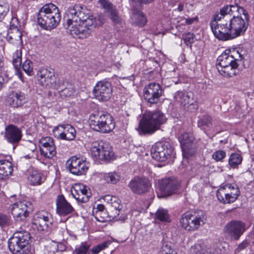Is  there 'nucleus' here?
<instances>
[{
  "mask_svg": "<svg viewBox=\"0 0 254 254\" xmlns=\"http://www.w3.org/2000/svg\"><path fill=\"white\" fill-rule=\"evenodd\" d=\"M64 18L70 34L80 39L89 36L97 25L96 18L89 10L78 4L67 9Z\"/></svg>",
  "mask_w": 254,
  "mask_h": 254,
  "instance_id": "1",
  "label": "nucleus"
},
{
  "mask_svg": "<svg viewBox=\"0 0 254 254\" xmlns=\"http://www.w3.org/2000/svg\"><path fill=\"white\" fill-rule=\"evenodd\" d=\"M229 6L231 13L228 14L226 20L229 22L233 39L245 34L249 24L250 17L243 7L237 5Z\"/></svg>",
  "mask_w": 254,
  "mask_h": 254,
  "instance_id": "2",
  "label": "nucleus"
},
{
  "mask_svg": "<svg viewBox=\"0 0 254 254\" xmlns=\"http://www.w3.org/2000/svg\"><path fill=\"white\" fill-rule=\"evenodd\" d=\"M231 7L226 5L219 12H216L210 22V27L215 37L218 39L226 41L231 40V32L229 23L227 20L228 14L231 13Z\"/></svg>",
  "mask_w": 254,
  "mask_h": 254,
  "instance_id": "3",
  "label": "nucleus"
},
{
  "mask_svg": "<svg viewBox=\"0 0 254 254\" xmlns=\"http://www.w3.org/2000/svg\"><path fill=\"white\" fill-rule=\"evenodd\" d=\"M241 59V55L235 51L231 52L227 49L220 55L217 60V68L220 74L226 77L236 75L238 62Z\"/></svg>",
  "mask_w": 254,
  "mask_h": 254,
  "instance_id": "4",
  "label": "nucleus"
},
{
  "mask_svg": "<svg viewBox=\"0 0 254 254\" xmlns=\"http://www.w3.org/2000/svg\"><path fill=\"white\" fill-rule=\"evenodd\" d=\"M61 20L58 7L53 3H47L42 7L37 14L39 25L44 29L50 30L55 28Z\"/></svg>",
  "mask_w": 254,
  "mask_h": 254,
  "instance_id": "5",
  "label": "nucleus"
},
{
  "mask_svg": "<svg viewBox=\"0 0 254 254\" xmlns=\"http://www.w3.org/2000/svg\"><path fill=\"white\" fill-rule=\"evenodd\" d=\"M166 121L164 114L160 111H147L143 114L140 121L138 132L141 135L152 134Z\"/></svg>",
  "mask_w": 254,
  "mask_h": 254,
  "instance_id": "6",
  "label": "nucleus"
},
{
  "mask_svg": "<svg viewBox=\"0 0 254 254\" xmlns=\"http://www.w3.org/2000/svg\"><path fill=\"white\" fill-rule=\"evenodd\" d=\"M206 217L201 210L191 211L184 213L180 219L181 226L187 231H194L205 223Z\"/></svg>",
  "mask_w": 254,
  "mask_h": 254,
  "instance_id": "7",
  "label": "nucleus"
},
{
  "mask_svg": "<svg viewBox=\"0 0 254 254\" xmlns=\"http://www.w3.org/2000/svg\"><path fill=\"white\" fill-rule=\"evenodd\" d=\"M90 127L101 133L111 132L115 127L113 117L109 114L97 113L91 115L89 118Z\"/></svg>",
  "mask_w": 254,
  "mask_h": 254,
  "instance_id": "8",
  "label": "nucleus"
},
{
  "mask_svg": "<svg viewBox=\"0 0 254 254\" xmlns=\"http://www.w3.org/2000/svg\"><path fill=\"white\" fill-rule=\"evenodd\" d=\"M90 154L92 158L97 161H108L114 157L112 146L108 143L102 141L92 143Z\"/></svg>",
  "mask_w": 254,
  "mask_h": 254,
  "instance_id": "9",
  "label": "nucleus"
},
{
  "mask_svg": "<svg viewBox=\"0 0 254 254\" xmlns=\"http://www.w3.org/2000/svg\"><path fill=\"white\" fill-rule=\"evenodd\" d=\"M240 194L239 189L234 184L221 185L217 191L218 200L224 204L231 203L235 201Z\"/></svg>",
  "mask_w": 254,
  "mask_h": 254,
  "instance_id": "10",
  "label": "nucleus"
},
{
  "mask_svg": "<svg viewBox=\"0 0 254 254\" xmlns=\"http://www.w3.org/2000/svg\"><path fill=\"white\" fill-rule=\"evenodd\" d=\"M173 148L168 142H158L152 147L151 154L156 161L165 162L173 155Z\"/></svg>",
  "mask_w": 254,
  "mask_h": 254,
  "instance_id": "11",
  "label": "nucleus"
},
{
  "mask_svg": "<svg viewBox=\"0 0 254 254\" xmlns=\"http://www.w3.org/2000/svg\"><path fill=\"white\" fill-rule=\"evenodd\" d=\"M179 139L184 157L189 158L195 155L197 147L194 143V137L191 133H183Z\"/></svg>",
  "mask_w": 254,
  "mask_h": 254,
  "instance_id": "12",
  "label": "nucleus"
},
{
  "mask_svg": "<svg viewBox=\"0 0 254 254\" xmlns=\"http://www.w3.org/2000/svg\"><path fill=\"white\" fill-rule=\"evenodd\" d=\"M38 83L47 88H58L57 79L53 69L47 68L40 70L37 74Z\"/></svg>",
  "mask_w": 254,
  "mask_h": 254,
  "instance_id": "13",
  "label": "nucleus"
},
{
  "mask_svg": "<svg viewBox=\"0 0 254 254\" xmlns=\"http://www.w3.org/2000/svg\"><path fill=\"white\" fill-rule=\"evenodd\" d=\"M32 209V204L28 201L23 200L15 202L12 206L11 211L17 221H21L28 216Z\"/></svg>",
  "mask_w": 254,
  "mask_h": 254,
  "instance_id": "14",
  "label": "nucleus"
},
{
  "mask_svg": "<svg viewBox=\"0 0 254 254\" xmlns=\"http://www.w3.org/2000/svg\"><path fill=\"white\" fill-rule=\"evenodd\" d=\"M52 215L47 211L42 210L36 213L33 217V225L38 231H42L51 228L52 225Z\"/></svg>",
  "mask_w": 254,
  "mask_h": 254,
  "instance_id": "15",
  "label": "nucleus"
},
{
  "mask_svg": "<svg viewBox=\"0 0 254 254\" xmlns=\"http://www.w3.org/2000/svg\"><path fill=\"white\" fill-rule=\"evenodd\" d=\"M223 230L232 240L237 241L246 230L245 224L241 221H231L225 225Z\"/></svg>",
  "mask_w": 254,
  "mask_h": 254,
  "instance_id": "16",
  "label": "nucleus"
},
{
  "mask_svg": "<svg viewBox=\"0 0 254 254\" xmlns=\"http://www.w3.org/2000/svg\"><path fill=\"white\" fill-rule=\"evenodd\" d=\"M177 103L179 104L184 110L192 112L197 108V104L193 102L192 94L190 92L178 91L174 96Z\"/></svg>",
  "mask_w": 254,
  "mask_h": 254,
  "instance_id": "17",
  "label": "nucleus"
},
{
  "mask_svg": "<svg viewBox=\"0 0 254 254\" xmlns=\"http://www.w3.org/2000/svg\"><path fill=\"white\" fill-rule=\"evenodd\" d=\"M22 137L20 128L14 125H8L5 127L4 138L12 145L14 149L18 144Z\"/></svg>",
  "mask_w": 254,
  "mask_h": 254,
  "instance_id": "18",
  "label": "nucleus"
},
{
  "mask_svg": "<svg viewBox=\"0 0 254 254\" xmlns=\"http://www.w3.org/2000/svg\"><path fill=\"white\" fill-rule=\"evenodd\" d=\"M162 92L163 90L159 84L151 83L144 88V97L148 102L155 104L158 102Z\"/></svg>",
  "mask_w": 254,
  "mask_h": 254,
  "instance_id": "19",
  "label": "nucleus"
},
{
  "mask_svg": "<svg viewBox=\"0 0 254 254\" xmlns=\"http://www.w3.org/2000/svg\"><path fill=\"white\" fill-rule=\"evenodd\" d=\"M95 98L100 101H106L112 94L111 84L106 80L98 81L93 89Z\"/></svg>",
  "mask_w": 254,
  "mask_h": 254,
  "instance_id": "20",
  "label": "nucleus"
},
{
  "mask_svg": "<svg viewBox=\"0 0 254 254\" xmlns=\"http://www.w3.org/2000/svg\"><path fill=\"white\" fill-rule=\"evenodd\" d=\"M40 154L46 158L51 159L56 154V149L54 139L49 136L42 138L39 140Z\"/></svg>",
  "mask_w": 254,
  "mask_h": 254,
  "instance_id": "21",
  "label": "nucleus"
},
{
  "mask_svg": "<svg viewBox=\"0 0 254 254\" xmlns=\"http://www.w3.org/2000/svg\"><path fill=\"white\" fill-rule=\"evenodd\" d=\"M55 137L66 140H72L76 135L75 129L70 125H62L55 127L53 130Z\"/></svg>",
  "mask_w": 254,
  "mask_h": 254,
  "instance_id": "22",
  "label": "nucleus"
},
{
  "mask_svg": "<svg viewBox=\"0 0 254 254\" xmlns=\"http://www.w3.org/2000/svg\"><path fill=\"white\" fill-rule=\"evenodd\" d=\"M70 191L73 197L78 202L82 203L87 202L91 195L89 188L80 183L74 184Z\"/></svg>",
  "mask_w": 254,
  "mask_h": 254,
  "instance_id": "23",
  "label": "nucleus"
},
{
  "mask_svg": "<svg viewBox=\"0 0 254 254\" xmlns=\"http://www.w3.org/2000/svg\"><path fill=\"white\" fill-rule=\"evenodd\" d=\"M158 185L161 191L166 195H170L177 192L180 183L175 178L171 177L160 180Z\"/></svg>",
  "mask_w": 254,
  "mask_h": 254,
  "instance_id": "24",
  "label": "nucleus"
},
{
  "mask_svg": "<svg viewBox=\"0 0 254 254\" xmlns=\"http://www.w3.org/2000/svg\"><path fill=\"white\" fill-rule=\"evenodd\" d=\"M69 171L73 174L81 175L85 174L89 168L88 163L85 160L72 157L68 161Z\"/></svg>",
  "mask_w": 254,
  "mask_h": 254,
  "instance_id": "25",
  "label": "nucleus"
},
{
  "mask_svg": "<svg viewBox=\"0 0 254 254\" xmlns=\"http://www.w3.org/2000/svg\"><path fill=\"white\" fill-rule=\"evenodd\" d=\"M128 186L133 192L140 194L148 191L151 184L146 178H135L130 182Z\"/></svg>",
  "mask_w": 254,
  "mask_h": 254,
  "instance_id": "26",
  "label": "nucleus"
},
{
  "mask_svg": "<svg viewBox=\"0 0 254 254\" xmlns=\"http://www.w3.org/2000/svg\"><path fill=\"white\" fill-rule=\"evenodd\" d=\"M98 3L100 6L108 13L109 17L114 23L118 24L121 23L122 18L119 15L116 6L112 2L108 0H98Z\"/></svg>",
  "mask_w": 254,
  "mask_h": 254,
  "instance_id": "27",
  "label": "nucleus"
},
{
  "mask_svg": "<svg viewBox=\"0 0 254 254\" xmlns=\"http://www.w3.org/2000/svg\"><path fill=\"white\" fill-rule=\"evenodd\" d=\"M57 213L61 216H65L72 213L73 207L63 195H58L56 199Z\"/></svg>",
  "mask_w": 254,
  "mask_h": 254,
  "instance_id": "28",
  "label": "nucleus"
},
{
  "mask_svg": "<svg viewBox=\"0 0 254 254\" xmlns=\"http://www.w3.org/2000/svg\"><path fill=\"white\" fill-rule=\"evenodd\" d=\"M9 251L13 254H28L29 250L24 244L12 236L8 241Z\"/></svg>",
  "mask_w": 254,
  "mask_h": 254,
  "instance_id": "29",
  "label": "nucleus"
},
{
  "mask_svg": "<svg viewBox=\"0 0 254 254\" xmlns=\"http://www.w3.org/2000/svg\"><path fill=\"white\" fill-rule=\"evenodd\" d=\"M22 36V33L17 26L10 25V29L8 30L6 37L7 41L9 43H13L11 40L12 39H14L15 46L17 48L20 47L23 43Z\"/></svg>",
  "mask_w": 254,
  "mask_h": 254,
  "instance_id": "30",
  "label": "nucleus"
},
{
  "mask_svg": "<svg viewBox=\"0 0 254 254\" xmlns=\"http://www.w3.org/2000/svg\"><path fill=\"white\" fill-rule=\"evenodd\" d=\"M12 163L7 160H0V181L4 180L10 176L13 172Z\"/></svg>",
  "mask_w": 254,
  "mask_h": 254,
  "instance_id": "31",
  "label": "nucleus"
},
{
  "mask_svg": "<svg viewBox=\"0 0 254 254\" xmlns=\"http://www.w3.org/2000/svg\"><path fill=\"white\" fill-rule=\"evenodd\" d=\"M106 200L110 204V210L113 213V217H117L120 214V211L122 209L120 204L121 200L116 196L107 195L105 196Z\"/></svg>",
  "mask_w": 254,
  "mask_h": 254,
  "instance_id": "32",
  "label": "nucleus"
},
{
  "mask_svg": "<svg viewBox=\"0 0 254 254\" xmlns=\"http://www.w3.org/2000/svg\"><path fill=\"white\" fill-rule=\"evenodd\" d=\"M25 102V95L21 92L12 93L8 99V104L14 108L21 106Z\"/></svg>",
  "mask_w": 254,
  "mask_h": 254,
  "instance_id": "33",
  "label": "nucleus"
},
{
  "mask_svg": "<svg viewBox=\"0 0 254 254\" xmlns=\"http://www.w3.org/2000/svg\"><path fill=\"white\" fill-rule=\"evenodd\" d=\"M22 52L21 50H17L13 54V60H12V64L17 71V74L19 78V79L21 80L22 82H24V80L23 77V74L22 72L19 71L22 62Z\"/></svg>",
  "mask_w": 254,
  "mask_h": 254,
  "instance_id": "34",
  "label": "nucleus"
},
{
  "mask_svg": "<svg viewBox=\"0 0 254 254\" xmlns=\"http://www.w3.org/2000/svg\"><path fill=\"white\" fill-rule=\"evenodd\" d=\"M28 180L31 185H39L45 181V177L39 171L33 170L30 173Z\"/></svg>",
  "mask_w": 254,
  "mask_h": 254,
  "instance_id": "35",
  "label": "nucleus"
},
{
  "mask_svg": "<svg viewBox=\"0 0 254 254\" xmlns=\"http://www.w3.org/2000/svg\"><path fill=\"white\" fill-rule=\"evenodd\" d=\"M120 179V174L115 171L104 173L102 175V180L107 184H116Z\"/></svg>",
  "mask_w": 254,
  "mask_h": 254,
  "instance_id": "36",
  "label": "nucleus"
},
{
  "mask_svg": "<svg viewBox=\"0 0 254 254\" xmlns=\"http://www.w3.org/2000/svg\"><path fill=\"white\" fill-rule=\"evenodd\" d=\"M59 85V94L62 98L71 97L73 96L75 92L73 86L70 83L66 82L64 88Z\"/></svg>",
  "mask_w": 254,
  "mask_h": 254,
  "instance_id": "37",
  "label": "nucleus"
},
{
  "mask_svg": "<svg viewBox=\"0 0 254 254\" xmlns=\"http://www.w3.org/2000/svg\"><path fill=\"white\" fill-rule=\"evenodd\" d=\"M13 236L25 246L28 244L30 239V233L25 230H20L15 232Z\"/></svg>",
  "mask_w": 254,
  "mask_h": 254,
  "instance_id": "38",
  "label": "nucleus"
},
{
  "mask_svg": "<svg viewBox=\"0 0 254 254\" xmlns=\"http://www.w3.org/2000/svg\"><path fill=\"white\" fill-rule=\"evenodd\" d=\"M90 245L86 242H82L77 245L72 252V254H90Z\"/></svg>",
  "mask_w": 254,
  "mask_h": 254,
  "instance_id": "39",
  "label": "nucleus"
},
{
  "mask_svg": "<svg viewBox=\"0 0 254 254\" xmlns=\"http://www.w3.org/2000/svg\"><path fill=\"white\" fill-rule=\"evenodd\" d=\"M132 21L139 26H143L147 22L146 18L142 12L133 13L131 16Z\"/></svg>",
  "mask_w": 254,
  "mask_h": 254,
  "instance_id": "40",
  "label": "nucleus"
},
{
  "mask_svg": "<svg viewBox=\"0 0 254 254\" xmlns=\"http://www.w3.org/2000/svg\"><path fill=\"white\" fill-rule=\"evenodd\" d=\"M156 218L162 222H169L170 219L168 211L164 208H160L155 213Z\"/></svg>",
  "mask_w": 254,
  "mask_h": 254,
  "instance_id": "41",
  "label": "nucleus"
},
{
  "mask_svg": "<svg viewBox=\"0 0 254 254\" xmlns=\"http://www.w3.org/2000/svg\"><path fill=\"white\" fill-rule=\"evenodd\" d=\"M242 157L238 153H232L229 159V164L232 168H235L241 164L242 161Z\"/></svg>",
  "mask_w": 254,
  "mask_h": 254,
  "instance_id": "42",
  "label": "nucleus"
},
{
  "mask_svg": "<svg viewBox=\"0 0 254 254\" xmlns=\"http://www.w3.org/2000/svg\"><path fill=\"white\" fill-rule=\"evenodd\" d=\"M9 6L6 0H0V21H1L9 11Z\"/></svg>",
  "mask_w": 254,
  "mask_h": 254,
  "instance_id": "43",
  "label": "nucleus"
},
{
  "mask_svg": "<svg viewBox=\"0 0 254 254\" xmlns=\"http://www.w3.org/2000/svg\"><path fill=\"white\" fill-rule=\"evenodd\" d=\"M158 254H177V252L170 245L163 243Z\"/></svg>",
  "mask_w": 254,
  "mask_h": 254,
  "instance_id": "44",
  "label": "nucleus"
},
{
  "mask_svg": "<svg viewBox=\"0 0 254 254\" xmlns=\"http://www.w3.org/2000/svg\"><path fill=\"white\" fill-rule=\"evenodd\" d=\"M211 125L212 118L208 115H205L197 122V126L199 127H202L204 126L209 127Z\"/></svg>",
  "mask_w": 254,
  "mask_h": 254,
  "instance_id": "45",
  "label": "nucleus"
},
{
  "mask_svg": "<svg viewBox=\"0 0 254 254\" xmlns=\"http://www.w3.org/2000/svg\"><path fill=\"white\" fill-rule=\"evenodd\" d=\"M109 243L104 242L90 249V254H98L101 251L108 247Z\"/></svg>",
  "mask_w": 254,
  "mask_h": 254,
  "instance_id": "46",
  "label": "nucleus"
},
{
  "mask_svg": "<svg viewBox=\"0 0 254 254\" xmlns=\"http://www.w3.org/2000/svg\"><path fill=\"white\" fill-rule=\"evenodd\" d=\"M22 67L23 70L28 75H32L34 74L33 69V63L29 60H26L23 64Z\"/></svg>",
  "mask_w": 254,
  "mask_h": 254,
  "instance_id": "47",
  "label": "nucleus"
},
{
  "mask_svg": "<svg viewBox=\"0 0 254 254\" xmlns=\"http://www.w3.org/2000/svg\"><path fill=\"white\" fill-rule=\"evenodd\" d=\"M191 254H203L205 250L200 244H195L192 246L190 250Z\"/></svg>",
  "mask_w": 254,
  "mask_h": 254,
  "instance_id": "48",
  "label": "nucleus"
},
{
  "mask_svg": "<svg viewBox=\"0 0 254 254\" xmlns=\"http://www.w3.org/2000/svg\"><path fill=\"white\" fill-rule=\"evenodd\" d=\"M96 220L101 222H104L108 221V215L106 211L96 212L93 214Z\"/></svg>",
  "mask_w": 254,
  "mask_h": 254,
  "instance_id": "49",
  "label": "nucleus"
},
{
  "mask_svg": "<svg viewBox=\"0 0 254 254\" xmlns=\"http://www.w3.org/2000/svg\"><path fill=\"white\" fill-rule=\"evenodd\" d=\"M194 35L190 32L185 33L183 35V38L184 43L187 46H191V44L194 42Z\"/></svg>",
  "mask_w": 254,
  "mask_h": 254,
  "instance_id": "50",
  "label": "nucleus"
},
{
  "mask_svg": "<svg viewBox=\"0 0 254 254\" xmlns=\"http://www.w3.org/2000/svg\"><path fill=\"white\" fill-rule=\"evenodd\" d=\"M225 151L219 150L215 151L212 154V158L216 161H222L223 159L226 157Z\"/></svg>",
  "mask_w": 254,
  "mask_h": 254,
  "instance_id": "51",
  "label": "nucleus"
},
{
  "mask_svg": "<svg viewBox=\"0 0 254 254\" xmlns=\"http://www.w3.org/2000/svg\"><path fill=\"white\" fill-rule=\"evenodd\" d=\"M10 218L8 216L0 213V226L1 227L8 226L10 224Z\"/></svg>",
  "mask_w": 254,
  "mask_h": 254,
  "instance_id": "52",
  "label": "nucleus"
},
{
  "mask_svg": "<svg viewBox=\"0 0 254 254\" xmlns=\"http://www.w3.org/2000/svg\"><path fill=\"white\" fill-rule=\"evenodd\" d=\"M249 245V243L247 240L243 241L238 246L237 248L234 251L235 254H238L240 252L246 249Z\"/></svg>",
  "mask_w": 254,
  "mask_h": 254,
  "instance_id": "53",
  "label": "nucleus"
},
{
  "mask_svg": "<svg viewBox=\"0 0 254 254\" xmlns=\"http://www.w3.org/2000/svg\"><path fill=\"white\" fill-rule=\"evenodd\" d=\"M53 247L59 252H64L66 250V246L63 243H59L56 246H53Z\"/></svg>",
  "mask_w": 254,
  "mask_h": 254,
  "instance_id": "54",
  "label": "nucleus"
},
{
  "mask_svg": "<svg viewBox=\"0 0 254 254\" xmlns=\"http://www.w3.org/2000/svg\"><path fill=\"white\" fill-rule=\"evenodd\" d=\"M7 76L6 75L5 72H0V89L2 87L3 83L7 82Z\"/></svg>",
  "mask_w": 254,
  "mask_h": 254,
  "instance_id": "55",
  "label": "nucleus"
},
{
  "mask_svg": "<svg viewBox=\"0 0 254 254\" xmlns=\"http://www.w3.org/2000/svg\"><path fill=\"white\" fill-rule=\"evenodd\" d=\"M98 211H106L105 209V206L103 204H99L97 205L96 207H94L93 210V214H94V212H97Z\"/></svg>",
  "mask_w": 254,
  "mask_h": 254,
  "instance_id": "56",
  "label": "nucleus"
},
{
  "mask_svg": "<svg viewBox=\"0 0 254 254\" xmlns=\"http://www.w3.org/2000/svg\"><path fill=\"white\" fill-rule=\"evenodd\" d=\"M198 21L197 16H195L192 18H187L185 19V24L186 25H191L193 24L194 22Z\"/></svg>",
  "mask_w": 254,
  "mask_h": 254,
  "instance_id": "57",
  "label": "nucleus"
},
{
  "mask_svg": "<svg viewBox=\"0 0 254 254\" xmlns=\"http://www.w3.org/2000/svg\"><path fill=\"white\" fill-rule=\"evenodd\" d=\"M184 8V4L181 3H180L178 5V7L177 9H175V10H177L179 12H182Z\"/></svg>",
  "mask_w": 254,
  "mask_h": 254,
  "instance_id": "58",
  "label": "nucleus"
},
{
  "mask_svg": "<svg viewBox=\"0 0 254 254\" xmlns=\"http://www.w3.org/2000/svg\"><path fill=\"white\" fill-rule=\"evenodd\" d=\"M134 2H143V3H149L152 1L153 0H132Z\"/></svg>",
  "mask_w": 254,
  "mask_h": 254,
  "instance_id": "59",
  "label": "nucleus"
},
{
  "mask_svg": "<svg viewBox=\"0 0 254 254\" xmlns=\"http://www.w3.org/2000/svg\"><path fill=\"white\" fill-rule=\"evenodd\" d=\"M0 72H5V70L3 68V63L1 60V58L0 57Z\"/></svg>",
  "mask_w": 254,
  "mask_h": 254,
  "instance_id": "60",
  "label": "nucleus"
},
{
  "mask_svg": "<svg viewBox=\"0 0 254 254\" xmlns=\"http://www.w3.org/2000/svg\"><path fill=\"white\" fill-rule=\"evenodd\" d=\"M11 40L12 42H13V43H10L15 46V43L14 42V39H12Z\"/></svg>",
  "mask_w": 254,
  "mask_h": 254,
  "instance_id": "61",
  "label": "nucleus"
}]
</instances>
